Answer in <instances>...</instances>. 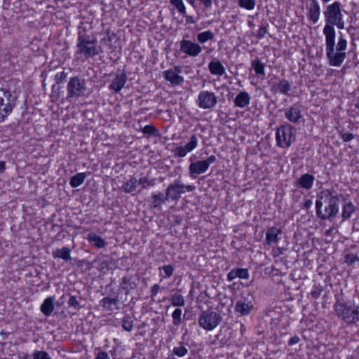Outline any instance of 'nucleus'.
Segmentation results:
<instances>
[{
    "label": "nucleus",
    "mask_w": 359,
    "mask_h": 359,
    "mask_svg": "<svg viewBox=\"0 0 359 359\" xmlns=\"http://www.w3.org/2000/svg\"><path fill=\"white\" fill-rule=\"evenodd\" d=\"M205 8H209L212 6L213 0H199Z\"/></svg>",
    "instance_id": "55"
},
{
    "label": "nucleus",
    "mask_w": 359,
    "mask_h": 359,
    "mask_svg": "<svg viewBox=\"0 0 359 359\" xmlns=\"http://www.w3.org/2000/svg\"><path fill=\"white\" fill-rule=\"evenodd\" d=\"M187 1L193 7H195L196 0H187Z\"/></svg>",
    "instance_id": "60"
},
{
    "label": "nucleus",
    "mask_w": 359,
    "mask_h": 359,
    "mask_svg": "<svg viewBox=\"0 0 359 359\" xmlns=\"http://www.w3.org/2000/svg\"><path fill=\"white\" fill-rule=\"evenodd\" d=\"M238 6L248 11H252L256 5V0H237Z\"/></svg>",
    "instance_id": "37"
},
{
    "label": "nucleus",
    "mask_w": 359,
    "mask_h": 359,
    "mask_svg": "<svg viewBox=\"0 0 359 359\" xmlns=\"http://www.w3.org/2000/svg\"><path fill=\"white\" fill-rule=\"evenodd\" d=\"M208 69L212 75L219 76H223L226 72L224 66L219 61H210L208 64Z\"/></svg>",
    "instance_id": "25"
},
{
    "label": "nucleus",
    "mask_w": 359,
    "mask_h": 359,
    "mask_svg": "<svg viewBox=\"0 0 359 359\" xmlns=\"http://www.w3.org/2000/svg\"><path fill=\"white\" fill-rule=\"evenodd\" d=\"M54 301L53 297H48L46 298L41 305V311L46 316H49L54 310Z\"/></svg>",
    "instance_id": "28"
},
{
    "label": "nucleus",
    "mask_w": 359,
    "mask_h": 359,
    "mask_svg": "<svg viewBox=\"0 0 359 359\" xmlns=\"http://www.w3.org/2000/svg\"><path fill=\"white\" fill-rule=\"evenodd\" d=\"M291 89L290 83L285 79L278 80L271 85V91L287 95Z\"/></svg>",
    "instance_id": "19"
},
{
    "label": "nucleus",
    "mask_w": 359,
    "mask_h": 359,
    "mask_svg": "<svg viewBox=\"0 0 359 359\" xmlns=\"http://www.w3.org/2000/svg\"><path fill=\"white\" fill-rule=\"evenodd\" d=\"M267 27H268V25L266 23H265L259 27V29L257 32V37L258 39H261L265 36V35L268 32Z\"/></svg>",
    "instance_id": "49"
},
{
    "label": "nucleus",
    "mask_w": 359,
    "mask_h": 359,
    "mask_svg": "<svg viewBox=\"0 0 359 359\" xmlns=\"http://www.w3.org/2000/svg\"><path fill=\"white\" fill-rule=\"evenodd\" d=\"M76 54L86 58L93 57L103 52L102 46H96V41L90 39L89 36H81L77 39Z\"/></svg>",
    "instance_id": "5"
},
{
    "label": "nucleus",
    "mask_w": 359,
    "mask_h": 359,
    "mask_svg": "<svg viewBox=\"0 0 359 359\" xmlns=\"http://www.w3.org/2000/svg\"><path fill=\"white\" fill-rule=\"evenodd\" d=\"M283 254V250L280 248H276L273 250V256L278 257Z\"/></svg>",
    "instance_id": "57"
},
{
    "label": "nucleus",
    "mask_w": 359,
    "mask_h": 359,
    "mask_svg": "<svg viewBox=\"0 0 359 359\" xmlns=\"http://www.w3.org/2000/svg\"><path fill=\"white\" fill-rule=\"evenodd\" d=\"M250 95L246 91H241L234 98L233 102L236 107L244 108L250 102Z\"/></svg>",
    "instance_id": "23"
},
{
    "label": "nucleus",
    "mask_w": 359,
    "mask_h": 359,
    "mask_svg": "<svg viewBox=\"0 0 359 359\" xmlns=\"http://www.w3.org/2000/svg\"><path fill=\"white\" fill-rule=\"evenodd\" d=\"M142 133L149 135H155L157 133L156 128L153 125H146L142 130Z\"/></svg>",
    "instance_id": "48"
},
{
    "label": "nucleus",
    "mask_w": 359,
    "mask_h": 359,
    "mask_svg": "<svg viewBox=\"0 0 359 359\" xmlns=\"http://www.w3.org/2000/svg\"><path fill=\"white\" fill-rule=\"evenodd\" d=\"M173 354L178 357H184L188 353V349L184 346H175L172 350Z\"/></svg>",
    "instance_id": "42"
},
{
    "label": "nucleus",
    "mask_w": 359,
    "mask_h": 359,
    "mask_svg": "<svg viewBox=\"0 0 359 359\" xmlns=\"http://www.w3.org/2000/svg\"><path fill=\"white\" fill-rule=\"evenodd\" d=\"M86 178L85 172H79L72 177L69 184L72 187L76 188L81 185Z\"/></svg>",
    "instance_id": "32"
},
{
    "label": "nucleus",
    "mask_w": 359,
    "mask_h": 359,
    "mask_svg": "<svg viewBox=\"0 0 359 359\" xmlns=\"http://www.w3.org/2000/svg\"><path fill=\"white\" fill-rule=\"evenodd\" d=\"M87 240L91 245L97 248H103L107 245V242L104 238L93 232H90L88 234Z\"/></svg>",
    "instance_id": "27"
},
{
    "label": "nucleus",
    "mask_w": 359,
    "mask_h": 359,
    "mask_svg": "<svg viewBox=\"0 0 359 359\" xmlns=\"http://www.w3.org/2000/svg\"><path fill=\"white\" fill-rule=\"evenodd\" d=\"M95 359H110V357L107 352L100 351L97 353Z\"/></svg>",
    "instance_id": "53"
},
{
    "label": "nucleus",
    "mask_w": 359,
    "mask_h": 359,
    "mask_svg": "<svg viewBox=\"0 0 359 359\" xmlns=\"http://www.w3.org/2000/svg\"><path fill=\"white\" fill-rule=\"evenodd\" d=\"M182 311L181 309H176L172 313V317L173 320V324L175 325H179L182 323Z\"/></svg>",
    "instance_id": "41"
},
{
    "label": "nucleus",
    "mask_w": 359,
    "mask_h": 359,
    "mask_svg": "<svg viewBox=\"0 0 359 359\" xmlns=\"http://www.w3.org/2000/svg\"><path fill=\"white\" fill-rule=\"evenodd\" d=\"M254 308L253 297L250 294L242 295L237 300L235 311L241 316L248 315Z\"/></svg>",
    "instance_id": "13"
},
{
    "label": "nucleus",
    "mask_w": 359,
    "mask_h": 359,
    "mask_svg": "<svg viewBox=\"0 0 359 359\" xmlns=\"http://www.w3.org/2000/svg\"><path fill=\"white\" fill-rule=\"evenodd\" d=\"M127 76L126 74L123 72L118 74L116 75L115 78L113 79L111 85L109 86V89L115 93H118L125 86Z\"/></svg>",
    "instance_id": "17"
},
{
    "label": "nucleus",
    "mask_w": 359,
    "mask_h": 359,
    "mask_svg": "<svg viewBox=\"0 0 359 359\" xmlns=\"http://www.w3.org/2000/svg\"><path fill=\"white\" fill-rule=\"evenodd\" d=\"M169 200L167 195L164 196L163 193H153L151 197V205L153 208L158 210L162 209V205Z\"/></svg>",
    "instance_id": "20"
},
{
    "label": "nucleus",
    "mask_w": 359,
    "mask_h": 359,
    "mask_svg": "<svg viewBox=\"0 0 359 359\" xmlns=\"http://www.w3.org/2000/svg\"><path fill=\"white\" fill-rule=\"evenodd\" d=\"M102 305L108 310L117 309L118 300L117 298L104 297L101 301Z\"/></svg>",
    "instance_id": "33"
},
{
    "label": "nucleus",
    "mask_w": 359,
    "mask_h": 359,
    "mask_svg": "<svg viewBox=\"0 0 359 359\" xmlns=\"http://www.w3.org/2000/svg\"><path fill=\"white\" fill-rule=\"evenodd\" d=\"M170 1L181 14L185 15L186 7L182 0H170Z\"/></svg>",
    "instance_id": "38"
},
{
    "label": "nucleus",
    "mask_w": 359,
    "mask_h": 359,
    "mask_svg": "<svg viewBox=\"0 0 359 359\" xmlns=\"http://www.w3.org/2000/svg\"><path fill=\"white\" fill-rule=\"evenodd\" d=\"M315 177L312 175L306 173L302 175L297 181L296 186L299 188L310 189L313 187Z\"/></svg>",
    "instance_id": "21"
},
{
    "label": "nucleus",
    "mask_w": 359,
    "mask_h": 359,
    "mask_svg": "<svg viewBox=\"0 0 359 359\" xmlns=\"http://www.w3.org/2000/svg\"><path fill=\"white\" fill-rule=\"evenodd\" d=\"M238 278V272L237 269L231 270L228 274H227V280L229 282H231L235 278Z\"/></svg>",
    "instance_id": "51"
},
{
    "label": "nucleus",
    "mask_w": 359,
    "mask_h": 359,
    "mask_svg": "<svg viewBox=\"0 0 359 359\" xmlns=\"http://www.w3.org/2000/svg\"><path fill=\"white\" fill-rule=\"evenodd\" d=\"M252 67L257 75H265V65L259 60L252 62Z\"/></svg>",
    "instance_id": "36"
},
{
    "label": "nucleus",
    "mask_w": 359,
    "mask_h": 359,
    "mask_svg": "<svg viewBox=\"0 0 359 359\" xmlns=\"http://www.w3.org/2000/svg\"><path fill=\"white\" fill-rule=\"evenodd\" d=\"M323 292V287L320 285H314L311 291V295L313 298H318Z\"/></svg>",
    "instance_id": "45"
},
{
    "label": "nucleus",
    "mask_w": 359,
    "mask_h": 359,
    "mask_svg": "<svg viewBox=\"0 0 359 359\" xmlns=\"http://www.w3.org/2000/svg\"><path fill=\"white\" fill-rule=\"evenodd\" d=\"M337 35L325 36V53L328 63L332 67H340L346 57V50L348 41L345 36L340 32L336 43Z\"/></svg>",
    "instance_id": "1"
},
{
    "label": "nucleus",
    "mask_w": 359,
    "mask_h": 359,
    "mask_svg": "<svg viewBox=\"0 0 359 359\" xmlns=\"http://www.w3.org/2000/svg\"><path fill=\"white\" fill-rule=\"evenodd\" d=\"M215 34L211 30L200 32L197 34V41L200 43H204L208 41L213 39Z\"/></svg>",
    "instance_id": "34"
},
{
    "label": "nucleus",
    "mask_w": 359,
    "mask_h": 359,
    "mask_svg": "<svg viewBox=\"0 0 359 359\" xmlns=\"http://www.w3.org/2000/svg\"><path fill=\"white\" fill-rule=\"evenodd\" d=\"M300 339L297 336H294L290 339L288 341V344L290 346L294 345L299 341Z\"/></svg>",
    "instance_id": "56"
},
{
    "label": "nucleus",
    "mask_w": 359,
    "mask_h": 359,
    "mask_svg": "<svg viewBox=\"0 0 359 359\" xmlns=\"http://www.w3.org/2000/svg\"><path fill=\"white\" fill-rule=\"evenodd\" d=\"M324 3H327L329 1H330L331 0H322Z\"/></svg>",
    "instance_id": "61"
},
{
    "label": "nucleus",
    "mask_w": 359,
    "mask_h": 359,
    "mask_svg": "<svg viewBox=\"0 0 359 359\" xmlns=\"http://www.w3.org/2000/svg\"><path fill=\"white\" fill-rule=\"evenodd\" d=\"M221 321V315L212 310L202 311L198 317V325L206 331L213 330Z\"/></svg>",
    "instance_id": "7"
},
{
    "label": "nucleus",
    "mask_w": 359,
    "mask_h": 359,
    "mask_svg": "<svg viewBox=\"0 0 359 359\" xmlns=\"http://www.w3.org/2000/svg\"><path fill=\"white\" fill-rule=\"evenodd\" d=\"M170 301L173 306L181 307L185 305L184 297L177 292L171 296Z\"/></svg>",
    "instance_id": "35"
},
{
    "label": "nucleus",
    "mask_w": 359,
    "mask_h": 359,
    "mask_svg": "<svg viewBox=\"0 0 359 359\" xmlns=\"http://www.w3.org/2000/svg\"><path fill=\"white\" fill-rule=\"evenodd\" d=\"M181 69L179 67H175L174 69H168L163 72V77L169 81L173 86H180L184 81V77L180 75Z\"/></svg>",
    "instance_id": "15"
},
{
    "label": "nucleus",
    "mask_w": 359,
    "mask_h": 359,
    "mask_svg": "<svg viewBox=\"0 0 359 359\" xmlns=\"http://www.w3.org/2000/svg\"><path fill=\"white\" fill-rule=\"evenodd\" d=\"M196 102L201 109H210L217 104V97L213 92L202 90L198 93Z\"/></svg>",
    "instance_id": "11"
},
{
    "label": "nucleus",
    "mask_w": 359,
    "mask_h": 359,
    "mask_svg": "<svg viewBox=\"0 0 359 359\" xmlns=\"http://www.w3.org/2000/svg\"><path fill=\"white\" fill-rule=\"evenodd\" d=\"M337 316L348 325L356 324L359 321V305L352 307L346 302H337L334 304Z\"/></svg>",
    "instance_id": "4"
},
{
    "label": "nucleus",
    "mask_w": 359,
    "mask_h": 359,
    "mask_svg": "<svg viewBox=\"0 0 359 359\" xmlns=\"http://www.w3.org/2000/svg\"><path fill=\"white\" fill-rule=\"evenodd\" d=\"M160 290V286L158 284H154L151 288V296H156Z\"/></svg>",
    "instance_id": "54"
},
{
    "label": "nucleus",
    "mask_w": 359,
    "mask_h": 359,
    "mask_svg": "<svg viewBox=\"0 0 359 359\" xmlns=\"http://www.w3.org/2000/svg\"><path fill=\"white\" fill-rule=\"evenodd\" d=\"M309 20L313 24H316L319 20L320 15V8L317 0H311L309 9Z\"/></svg>",
    "instance_id": "22"
},
{
    "label": "nucleus",
    "mask_w": 359,
    "mask_h": 359,
    "mask_svg": "<svg viewBox=\"0 0 359 359\" xmlns=\"http://www.w3.org/2000/svg\"><path fill=\"white\" fill-rule=\"evenodd\" d=\"M198 145V140L196 135H192L188 143L184 146L177 147L175 149V154L178 157L183 158L187 156L188 153L191 152L197 148Z\"/></svg>",
    "instance_id": "16"
},
{
    "label": "nucleus",
    "mask_w": 359,
    "mask_h": 359,
    "mask_svg": "<svg viewBox=\"0 0 359 359\" xmlns=\"http://www.w3.org/2000/svg\"><path fill=\"white\" fill-rule=\"evenodd\" d=\"M15 101L11 93L0 88V123L12 112Z\"/></svg>",
    "instance_id": "8"
},
{
    "label": "nucleus",
    "mask_w": 359,
    "mask_h": 359,
    "mask_svg": "<svg viewBox=\"0 0 359 359\" xmlns=\"http://www.w3.org/2000/svg\"><path fill=\"white\" fill-rule=\"evenodd\" d=\"M216 160V156L211 155L205 160L191 163L189 166L190 175H198L205 173L208 170L210 165L215 163Z\"/></svg>",
    "instance_id": "12"
},
{
    "label": "nucleus",
    "mask_w": 359,
    "mask_h": 359,
    "mask_svg": "<svg viewBox=\"0 0 359 359\" xmlns=\"http://www.w3.org/2000/svg\"><path fill=\"white\" fill-rule=\"evenodd\" d=\"M86 83L83 79L75 76L69 79L67 84V98L69 100H76L84 95Z\"/></svg>",
    "instance_id": "10"
},
{
    "label": "nucleus",
    "mask_w": 359,
    "mask_h": 359,
    "mask_svg": "<svg viewBox=\"0 0 359 359\" xmlns=\"http://www.w3.org/2000/svg\"><path fill=\"white\" fill-rule=\"evenodd\" d=\"M137 179L131 176L129 180L123 184L121 189L126 193H132L135 191L138 186Z\"/></svg>",
    "instance_id": "29"
},
{
    "label": "nucleus",
    "mask_w": 359,
    "mask_h": 359,
    "mask_svg": "<svg viewBox=\"0 0 359 359\" xmlns=\"http://www.w3.org/2000/svg\"><path fill=\"white\" fill-rule=\"evenodd\" d=\"M6 170V163L4 161H0V173H2Z\"/></svg>",
    "instance_id": "58"
},
{
    "label": "nucleus",
    "mask_w": 359,
    "mask_h": 359,
    "mask_svg": "<svg viewBox=\"0 0 359 359\" xmlns=\"http://www.w3.org/2000/svg\"><path fill=\"white\" fill-rule=\"evenodd\" d=\"M138 185H141L142 189H147L154 186V180H150L147 177H142L137 180Z\"/></svg>",
    "instance_id": "40"
},
{
    "label": "nucleus",
    "mask_w": 359,
    "mask_h": 359,
    "mask_svg": "<svg viewBox=\"0 0 359 359\" xmlns=\"http://www.w3.org/2000/svg\"><path fill=\"white\" fill-rule=\"evenodd\" d=\"M159 271H160V276H161V271H163L165 275L163 278H169L170 277H171L172 276V274L174 273V267L170 264L164 265L163 266L159 267Z\"/></svg>",
    "instance_id": "39"
},
{
    "label": "nucleus",
    "mask_w": 359,
    "mask_h": 359,
    "mask_svg": "<svg viewBox=\"0 0 359 359\" xmlns=\"http://www.w3.org/2000/svg\"><path fill=\"white\" fill-rule=\"evenodd\" d=\"M54 258H60L65 261L71 260V250L67 247H63L60 249H57L53 252Z\"/></svg>",
    "instance_id": "30"
},
{
    "label": "nucleus",
    "mask_w": 359,
    "mask_h": 359,
    "mask_svg": "<svg viewBox=\"0 0 359 359\" xmlns=\"http://www.w3.org/2000/svg\"><path fill=\"white\" fill-rule=\"evenodd\" d=\"M68 305L74 309H79L81 308L79 302L75 296H71L68 300Z\"/></svg>",
    "instance_id": "46"
},
{
    "label": "nucleus",
    "mask_w": 359,
    "mask_h": 359,
    "mask_svg": "<svg viewBox=\"0 0 359 359\" xmlns=\"http://www.w3.org/2000/svg\"><path fill=\"white\" fill-rule=\"evenodd\" d=\"M122 326L125 330L130 332L133 329V324L132 320H130V318H124Z\"/></svg>",
    "instance_id": "47"
},
{
    "label": "nucleus",
    "mask_w": 359,
    "mask_h": 359,
    "mask_svg": "<svg viewBox=\"0 0 359 359\" xmlns=\"http://www.w3.org/2000/svg\"><path fill=\"white\" fill-rule=\"evenodd\" d=\"M358 261H359V258L358 257V256L352 253L347 254L344 257V262L348 265H352Z\"/></svg>",
    "instance_id": "44"
},
{
    "label": "nucleus",
    "mask_w": 359,
    "mask_h": 359,
    "mask_svg": "<svg viewBox=\"0 0 359 359\" xmlns=\"http://www.w3.org/2000/svg\"><path fill=\"white\" fill-rule=\"evenodd\" d=\"M180 50L190 57H196L202 52L203 48L197 43L183 39L180 41Z\"/></svg>",
    "instance_id": "14"
},
{
    "label": "nucleus",
    "mask_w": 359,
    "mask_h": 359,
    "mask_svg": "<svg viewBox=\"0 0 359 359\" xmlns=\"http://www.w3.org/2000/svg\"><path fill=\"white\" fill-rule=\"evenodd\" d=\"M296 129L287 124L280 126L276 132L277 145L282 148L289 147L296 139Z\"/></svg>",
    "instance_id": "6"
},
{
    "label": "nucleus",
    "mask_w": 359,
    "mask_h": 359,
    "mask_svg": "<svg viewBox=\"0 0 359 359\" xmlns=\"http://www.w3.org/2000/svg\"><path fill=\"white\" fill-rule=\"evenodd\" d=\"M341 137L344 142H350L351 140H352L354 138V135L352 133H342L341 135Z\"/></svg>",
    "instance_id": "52"
},
{
    "label": "nucleus",
    "mask_w": 359,
    "mask_h": 359,
    "mask_svg": "<svg viewBox=\"0 0 359 359\" xmlns=\"http://www.w3.org/2000/svg\"><path fill=\"white\" fill-rule=\"evenodd\" d=\"M338 198L328 190L322 191L316 201V214L321 219L334 217L339 212Z\"/></svg>",
    "instance_id": "3"
},
{
    "label": "nucleus",
    "mask_w": 359,
    "mask_h": 359,
    "mask_svg": "<svg viewBox=\"0 0 359 359\" xmlns=\"http://www.w3.org/2000/svg\"><path fill=\"white\" fill-rule=\"evenodd\" d=\"M196 189V187L192 184H184L180 180H176L170 184L166 190L165 194L168 199L172 201H177L181 195L185 192L193 191Z\"/></svg>",
    "instance_id": "9"
},
{
    "label": "nucleus",
    "mask_w": 359,
    "mask_h": 359,
    "mask_svg": "<svg viewBox=\"0 0 359 359\" xmlns=\"http://www.w3.org/2000/svg\"><path fill=\"white\" fill-rule=\"evenodd\" d=\"M238 277L242 279H248L249 278V272L247 269H237Z\"/></svg>",
    "instance_id": "50"
},
{
    "label": "nucleus",
    "mask_w": 359,
    "mask_h": 359,
    "mask_svg": "<svg viewBox=\"0 0 359 359\" xmlns=\"http://www.w3.org/2000/svg\"><path fill=\"white\" fill-rule=\"evenodd\" d=\"M111 41V36L109 35H107L106 37H104L101 40V42L103 43H106V42H110Z\"/></svg>",
    "instance_id": "59"
},
{
    "label": "nucleus",
    "mask_w": 359,
    "mask_h": 359,
    "mask_svg": "<svg viewBox=\"0 0 359 359\" xmlns=\"http://www.w3.org/2000/svg\"><path fill=\"white\" fill-rule=\"evenodd\" d=\"M285 117L291 122L297 123L302 118L301 111L297 104L292 105L285 112Z\"/></svg>",
    "instance_id": "24"
},
{
    "label": "nucleus",
    "mask_w": 359,
    "mask_h": 359,
    "mask_svg": "<svg viewBox=\"0 0 359 359\" xmlns=\"http://www.w3.org/2000/svg\"><path fill=\"white\" fill-rule=\"evenodd\" d=\"M356 208L352 202L345 203L342 207L341 217L343 220H346L351 217L355 212Z\"/></svg>",
    "instance_id": "31"
},
{
    "label": "nucleus",
    "mask_w": 359,
    "mask_h": 359,
    "mask_svg": "<svg viewBox=\"0 0 359 359\" xmlns=\"http://www.w3.org/2000/svg\"><path fill=\"white\" fill-rule=\"evenodd\" d=\"M137 285L132 276H123L121 279V287L126 291V294L129 293L130 290L135 289Z\"/></svg>",
    "instance_id": "26"
},
{
    "label": "nucleus",
    "mask_w": 359,
    "mask_h": 359,
    "mask_svg": "<svg viewBox=\"0 0 359 359\" xmlns=\"http://www.w3.org/2000/svg\"><path fill=\"white\" fill-rule=\"evenodd\" d=\"M282 233L280 228L272 226L267 229L266 233V242L269 245L276 244L280 238L279 236Z\"/></svg>",
    "instance_id": "18"
},
{
    "label": "nucleus",
    "mask_w": 359,
    "mask_h": 359,
    "mask_svg": "<svg viewBox=\"0 0 359 359\" xmlns=\"http://www.w3.org/2000/svg\"><path fill=\"white\" fill-rule=\"evenodd\" d=\"M33 359H51V358L46 351H35L33 353Z\"/></svg>",
    "instance_id": "43"
},
{
    "label": "nucleus",
    "mask_w": 359,
    "mask_h": 359,
    "mask_svg": "<svg viewBox=\"0 0 359 359\" xmlns=\"http://www.w3.org/2000/svg\"><path fill=\"white\" fill-rule=\"evenodd\" d=\"M323 14L325 23L323 29L324 36L337 35L334 26L339 29L345 28L344 15L340 2L334 1L327 5Z\"/></svg>",
    "instance_id": "2"
}]
</instances>
